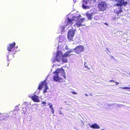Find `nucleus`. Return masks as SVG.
<instances>
[{
  "mask_svg": "<svg viewBox=\"0 0 130 130\" xmlns=\"http://www.w3.org/2000/svg\"><path fill=\"white\" fill-rule=\"evenodd\" d=\"M72 52V50H69L67 51L62 57V58L61 59V56H59V54L62 52L58 51L57 52V54L56 56V60L58 62H59L60 61L61 59L62 62L64 63L67 62L68 61L67 57L69 55V54Z\"/></svg>",
  "mask_w": 130,
  "mask_h": 130,
  "instance_id": "f257e3e1",
  "label": "nucleus"
},
{
  "mask_svg": "<svg viewBox=\"0 0 130 130\" xmlns=\"http://www.w3.org/2000/svg\"><path fill=\"white\" fill-rule=\"evenodd\" d=\"M76 31V29L73 28L69 30L67 34V38L69 41H73V37Z\"/></svg>",
  "mask_w": 130,
  "mask_h": 130,
  "instance_id": "f03ea898",
  "label": "nucleus"
},
{
  "mask_svg": "<svg viewBox=\"0 0 130 130\" xmlns=\"http://www.w3.org/2000/svg\"><path fill=\"white\" fill-rule=\"evenodd\" d=\"M107 4L105 1L101 2L98 5V7L100 11H104L106 9Z\"/></svg>",
  "mask_w": 130,
  "mask_h": 130,
  "instance_id": "7ed1b4c3",
  "label": "nucleus"
},
{
  "mask_svg": "<svg viewBox=\"0 0 130 130\" xmlns=\"http://www.w3.org/2000/svg\"><path fill=\"white\" fill-rule=\"evenodd\" d=\"M85 49L84 47L82 45H79L77 46L74 50L75 52L77 54H79L84 52Z\"/></svg>",
  "mask_w": 130,
  "mask_h": 130,
  "instance_id": "20e7f679",
  "label": "nucleus"
},
{
  "mask_svg": "<svg viewBox=\"0 0 130 130\" xmlns=\"http://www.w3.org/2000/svg\"><path fill=\"white\" fill-rule=\"evenodd\" d=\"M46 80H45L43 82H41V84H40L38 87V89L39 90L41 89L43 87V86H44L45 89L43 91L44 93L46 92V90L47 89H48V87L47 85V82H46Z\"/></svg>",
  "mask_w": 130,
  "mask_h": 130,
  "instance_id": "39448f33",
  "label": "nucleus"
},
{
  "mask_svg": "<svg viewBox=\"0 0 130 130\" xmlns=\"http://www.w3.org/2000/svg\"><path fill=\"white\" fill-rule=\"evenodd\" d=\"M60 70H56L54 72L55 75H54L53 77L54 80L57 82H59L62 79V78L59 76V72Z\"/></svg>",
  "mask_w": 130,
  "mask_h": 130,
  "instance_id": "423d86ee",
  "label": "nucleus"
},
{
  "mask_svg": "<svg viewBox=\"0 0 130 130\" xmlns=\"http://www.w3.org/2000/svg\"><path fill=\"white\" fill-rule=\"evenodd\" d=\"M81 17V15L79 14L78 16H74L73 17V19H70L69 18H68V20L67 21V25H72L73 23L72 22L75 20L77 21L79 19V17Z\"/></svg>",
  "mask_w": 130,
  "mask_h": 130,
  "instance_id": "0eeeda50",
  "label": "nucleus"
},
{
  "mask_svg": "<svg viewBox=\"0 0 130 130\" xmlns=\"http://www.w3.org/2000/svg\"><path fill=\"white\" fill-rule=\"evenodd\" d=\"M117 3L115 5L118 7H120L124 6H125L128 4L127 2H124V0H117Z\"/></svg>",
  "mask_w": 130,
  "mask_h": 130,
  "instance_id": "6e6552de",
  "label": "nucleus"
},
{
  "mask_svg": "<svg viewBox=\"0 0 130 130\" xmlns=\"http://www.w3.org/2000/svg\"><path fill=\"white\" fill-rule=\"evenodd\" d=\"M80 17H79V19L77 21H78L76 22V24L74 25V26L76 25L77 27H80L82 26H83V25L82 24L83 21L85 20V19L84 18H82L79 20V18Z\"/></svg>",
  "mask_w": 130,
  "mask_h": 130,
  "instance_id": "1a4fd4ad",
  "label": "nucleus"
},
{
  "mask_svg": "<svg viewBox=\"0 0 130 130\" xmlns=\"http://www.w3.org/2000/svg\"><path fill=\"white\" fill-rule=\"evenodd\" d=\"M15 43L14 42L11 43L9 44L7 46V50L8 51L11 52L12 49L15 47Z\"/></svg>",
  "mask_w": 130,
  "mask_h": 130,
  "instance_id": "9d476101",
  "label": "nucleus"
},
{
  "mask_svg": "<svg viewBox=\"0 0 130 130\" xmlns=\"http://www.w3.org/2000/svg\"><path fill=\"white\" fill-rule=\"evenodd\" d=\"M91 1L92 0H84L83 2V3L82 5L83 8L84 9H87V7L85 5H87L89 3L90 4L91 3Z\"/></svg>",
  "mask_w": 130,
  "mask_h": 130,
  "instance_id": "9b49d317",
  "label": "nucleus"
},
{
  "mask_svg": "<svg viewBox=\"0 0 130 130\" xmlns=\"http://www.w3.org/2000/svg\"><path fill=\"white\" fill-rule=\"evenodd\" d=\"M31 98L35 102H39L40 100L39 99V97L36 95H34L31 97Z\"/></svg>",
  "mask_w": 130,
  "mask_h": 130,
  "instance_id": "f8f14e48",
  "label": "nucleus"
},
{
  "mask_svg": "<svg viewBox=\"0 0 130 130\" xmlns=\"http://www.w3.org/2000/svg\"><path fill=\"white\" fill-rule=\"evenodd\" d=\"M90 126L93 129H99L100 128V127L96 123L90 125Z\"/></svg>",
  "mask_w": 130,
  "mask_h": 130,
  "instance_id": "ddd939ff",
  "label": "nucleus"
},
{
  "mask_svg": "<svg viewBox=\"0 0 130 130\" xmlns=\"http://www.w3.org/2000/svg\"><path fill=\"white\" fill-rule=\"evenodd\" d=\"M60 70V71H59V73H61L62 74V75H63L64 78L66 79V77L65 76V73L64 72V70L62 68H61V69H58L57 70Z\"/></svg>",
  "mask_w": 130,
  "mask_h": 130,
  "instance_id": "4468645a",
  "label": "nucleus"
},
{
  "mask_svg": "<svg viewBox=\"0 0 130 130\" xmlns=\"http://www.w3.org/2000/svg\"><path fill=\"white\" fill-rule=\"evenodd\" d=\"M93 14L92 13H86V15L88 19L91 20L92 19V15Z\"/></svg>",
  "mask_w": 130,
  "mask_h": 130,
  "instance_id": "2eb2a0df",
  "label": "nucleus"
},
{
  "mask_svg": "<svg viewBox=\"0 0 130 130\" xmlns=\"http://www.w3.org/2000/svg\"><path fill=\"white\" fill-rule=\"evenodd\" d=\"M72 107V106L70 104H67L65 105V108L66 110H68Z\"/></svg>",
  "mask_w": 130,
  "mask_h": 130,
  "instance_id": "dca6fc26",
  "label": "nucleus"
},
{
  "mask_svg": "<svg viewBox=\"0 0 130 130\" xmlns=\"http://www.w3.org/2000/svg\"><path fill=\"white\" fill-rule=\"evenodd\" d=\"M115 11H116V12L117 14L121 13L123 12V11L121 8H119L118 10H115Z\"/></svg>",
  "mask_w": 130,
  "mask_h": 130,
  "instance_id": "f3484780",
  "label": "nucleus"
},
{
  "mask_svg": "<svg viewBox=\"0 0 130 130\" xmlns=\"http://www.w3.org/2000/svg\"><path fill=\"white\" fill-rule=\"evenodd\" d=\"M87 63L86 62H85L84 63V65L85 67L87 68L88 69H90V67H89L86 64Z\"/></svg>",
  "mask_w": 130,
  "mask_h": 130,
  "instance_id": "a211bd4d",
  "label": "nucleus"
},
{
  "mask_svg": "<svg viewBox=\"0 0 130 130\" xmlns=\"http://www.w3.org/2000/svg\"><path fill=\"white\" fill-rule=\"evenodd\" d=\"M60 29L62 31H64L65 29L64 26H61L60 27Z\"/></svg>",
  "mask_w": 130,
  "mask_h": 130,
  "instance_id": "6ab92c4d",
  "label": "nucleus"
},
{
  "mask_svg": "<svg viewBox=\"0 0 130 130\" xmlns=\"http://www.w3.org/2000/svg\"><path fill=\"white\" fill-rule=\"evenodd\" d=\"M123 89H129L130 90V87H125L123 88Z\"/></svg>",
  "mask_w": 130,
  "mask_h": 130,
  "instance_id": "aec40b11",
  "label": "nucleus"
},
{
  "mask_svg": "<svg viewBox=\"0 0 130 130\" xmlns=\"http://www.w3.org/2000/svg\"><path fill=\"white\" fill-rule=\"evenodd\" d=\"M41 104H43L45 105L46 104V103L44 101H42L41 102Z\"/></svg>",
  "mask_w": 130,
  "mask_h": 130,
  "instance_id": "412c9836",
  "label": "nucleus"
},
{
  "mask_svg": "<svg viewBox=\"0 0 130 130\" xmlns=\"http://www.w3.org/2000/svg\"><path fill=\"white\" fill-rule=\"evenodd\" d=\"M49 107L51 109H53V107L52 104L50 105L49 106Z\"/></svg>",
  "mask_w": 130,
  "mask_h": 130,
  "instance_id": "4be33fe9",
  "label": "nucleus"
},
{
  "mask_svg": "<svg viewBox=\"0 0 130 130\" xmlns=\"http://www.w3.org/2000/svg\"><path fill=\"white\" fill-rule=\"evenodd\" d=\"M52 109L51 111L52 112V113L53 114H54V109Z\"/></svg>",
  "mask_w": 130,
  "mask_h": 130,
  "instance_id": "5701e85b",
  "label": "nucleus"
},
{
  "mask_svg": "<svg viewBox=\"0 0 130 130\" xmlns=\"http://www.w3.org/2000/svg\"><path fill=\"white\" fill-rule=\"evenodd\" d=\"M71 92L73 94H77V93L74 91H71Z\"/></svg>",
  "mask_w": 130,
  "mask_h": 130,
  "instance_id": "b1692460",
  "label": "nucleus"
},
{
  "mask_svg": "<svg viewBox=\"0 0 130 130\" xmlns=\"http://www.w3.org/2000/svg\"><path fill=\"white\" fill-rule=\"evenodd\" d=\"M85 95H86V96H88V95H90V96H92V94H91L90 93V95H87V94H86V93H85Z\"/></svg>",
  "mask_w": 130,
  "mask_h": 130,
  "instance_id": "393cba45",
  "label": "nucleus"
},
{
  "mask_svg": "<svg viewBox=\"0 0 130 130\" xmlns=\"http://www.w3.org/2000/svg\"><path fill=\"white\" fill-rule=\"evenodd\" d=\"M52 105V103H49L48 104V105Z\"/></svg>",
  "mask_w": 130,
  "mask_h": 130,
  "instance_id": "a878e982",
  "label": "nucleus"
},
{
  "mask_svg": "<svg viewBox=\"0 0 130 130\" xmlns=\"http://www.w3.org/2000/svg\"><path fill=\"white\" fill-rule=\"evenodd\" d=\"M115 83L116 84V85H118V84H119V83H118V82H115Z\"/></svg>",
  "mask_w": 130,
  "mask_h": 130,
  "instance_id": "bb28decb",
  "label": "nucleus"
},
{
  "mask_svg": "<svg viewBox=\"0 0 130 130\" xmlns=\"http://www.w3.org/2000/svg\"><path fill=\"white\" fill-rule=\"evenodd\" d=\"M104 24H105V25H107V26H108V24H107V23H104Z\"/></svg>",
  "mask_w": 130,
  "mask_h": 130,
  "instance_id": "cd10ccee",
  "label": "nucleus"
},
{
  "mask_svg": "<svg viewBox=\"0 0 130 130\" xmlns=\"http://www.w3.org/2000/svg\"><path fill=\"white\" fill-rule=\"evenodd\" d=\"M110 82H113V83H115V81L113 80H110Z\"/></svg>",
  "mask_w": 130,
  "mask_h": 130,
  "instance_id": "c85d7f7f",
  "label": "nucleus"
},
{
  "mask_svg": "<svg viewBox=\"0 0 130 130\" xmlns=\"http://www.w3.org/2000/svg\"><path fill=\"white\" fill-rule=\"evenodd\" d=\"M111 58H113V57L112 56H111Z\"/></svg>",
  "mask_w": 130,
  "mask_h": 130,
  "instance_id": "c756f323",
  "label": "nucleus"
},
{
  "mask_svg": "<svg viewBox=\"0 0 130 130\" xmlns=\"http://www.w3.org/2000/svg\"><path fill=\"white\" fill-rule=\"evenodd\" d=\"M4 119V118L3 119H2V120H3Z\"/></svg>",
  "mask_w": 130,
  "mask_h": 130,
  "instance_id": "7c9ffc66",
  "label": "nucleus"
},
{
  "mask_svg": "<svg viewBox=\"0 0 130 130\" xmlns=\"http://www.w3.org/2000/svg\"><path fill=\"white\" fill-rule=\"evenodd\" d=\"M60 114H62V113H60Z\"/></svg>",
  "mask_w": 130,
  "mask_h": 130,
  "instance_id": "2f4dec72",
  "label": "nucleus"
},
{
  "mask_svg": "<svg viewBox=\"0 0 130 130\" xmlns=\"http://www.w3.org/2000/svg\"><path fill=\"white\" fill-rule=\"evenodd\" d=\"M8 64H9V63H8V65H7L8 66Z\"/></svg>",
  "mask_w": 130,
  "mask_h": 130,
  "instance_id": "473e14b6",
  "label": "nucleus"
},
{
  "mask_svg": "<svg viewBox=\"0 0 130 130\" xmlns=\"http://www.w3.org/2000/svg\"><path fill=\"white\" fill-rule=\"evenodd\" d=\"M102 130H104V129H102Z\"/></svg>",
  "mask_w": 130,
  "mask_h": 130,
  "instance_id": "72a5a7b5",
  "label": "nucleus"
}]
</instances>
